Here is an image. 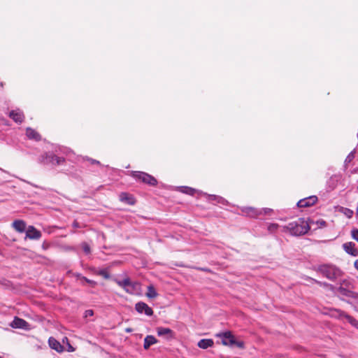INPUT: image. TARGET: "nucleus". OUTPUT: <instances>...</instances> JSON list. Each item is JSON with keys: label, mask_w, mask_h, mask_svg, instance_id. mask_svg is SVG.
I'll use <instances>...</instances> for the list:
<instances>
[{"label": "nucleus", "mask_w": 358, "mask_h": 358, "mask_svg": "<svg viewBox=\"0 0 358 358\" xmlns=\"http://www.w3.org/2000/svg\"><path fill=\"white\" fill-rule=\"evenodd\" d=\"M293 236H301L310 229L309 223L304 218H299L283 227Z\"/></svg>", "instance_id": "obj_1"}, {"label": "nucleus", "mask_w": 358, "mask_h": 358, "mask_svg": "<svg viewBox=\"0 0 358 358\" xmlns=\"http://www.w3.org/2000/svg\"><path fill=\"white\" fill-rule=\"evenodd\" d=\"M317 271L331 281H335L343 273L340 268L331 264L320 265Z\"/></svg>", "instance_id": "obj_2"}, {"label": "nucleus", "mask_w": 358, "mask_h": 358, "mask_svg": "<svg viewBox=\"0 0 358 358\" xmlns=\"http://www.w3.org/2000/svg\"><path fill=\"white\" fill-rule=\"evenodd\" d=\"M216 336L221 338V342L224 345L234 346L236 345L239 348H243L244 343L243 342H236L234 336L230 331H224L216 334Z\"/></svg>", "instance_id": "obj_3"}, {"label": "nucleus", "mask_w": 358, "mask_h": 358, "mask_svg": "<svg viewBox=\"0 0 358 358\" xmlns=\"http://www.w3.org/2000/svg\"><path fill=\"white\" fill-rule=\"evenodd\" d=\"M131 176L135 179L151 186H155L157 184V180L152 176L145 172L132 171Z\"/></svg>", "instance_id": "obj_4"}, {"label": "nucleus", "mask_w": 358, "mask_h": 358, "mask_svg": "<svg viewBox=\"0 0 358 358\" xmlns=\"http://www.w3.org/2000/svg\"><path fill=\"white\" fill-rule=\"evenodd\" d=\"M41 162L44 164L59 165L64 162V158L58 157L54 153L48 152L41 156Z\"/></svg>", "instance_id": "obj_5"}, {"label": "nucleus", "mask_w": 358, "mask_h": 358, "mask_svg": "<svg viewBox=\"0 0 358 358\" xmlns=\"http://www.w3.org/2000/svg\"><path fill=\"white\" fill-rule=\"evenodd\" d=\"M272 211L273 210L268 208L257 209L252 207H248V217H257L260 215H267L271 213Z\"/></svg>", "instance_id": "obj_6"}, {"label": "nucleus", "mask_w": 358, "mask_h": 358, "mask_svg": "<svg viewBox=\"0 0 358 358\" xmlns=\"http://www.w3.org/2000/svg\"><path fill=\"white\" fill-rule=\"evenodd\" d=\"M135 309L140 314L145 313L147 316H152L153 315L152 309L142 301L136 303Z\"/></svg>", "instance_id": "obj_7"}, {"label": "nucleus", "mask_w": 358, "mask_h": 358, "mask_svg": "<svg viewBox=\"0 0 358 358\" xmlns=\"http://www.w3.org/2000/svg\"><path fill=\"white\" fill-rule=\"evenodd\" d=\"M317 201L316 196H310L299 200L297 202V206L299 208H306L313 206Z\"/></svg>", "instance_id": "obj_8"}, {"label": "nucleus", "mask_w": 358, "mask_h": 358, "mask_svg": "<svg viewBox=\"0 0 358 358\" xmlns=\"http://www.w3.org/2000/svg\"><path fill=\"white\" fill-rule=\"evenodd\" d=\"M41 237V232L33 226H29L26 230V238L38 240Z\"/></svg>", "instance_id": "obj_9"}, {"label": "nucleus", "mask_w": 358, "mask_h": 358, "mask_svg": "<svg viewBox=\"0 0 358 358\" xmlns=\"http://www.w3.org/2000/svg\"><path fill=\"white\" fill-rule=\"evenodd\" d=\"M157 332L159 336L164 337L167 340H170L174 338V333L169 328L157 327Z\"/></svg>", "instance_id": "obj_10"}, {"label": "nucleus", "mask_w": 358, "mask_h": 358, "mask_svg": "<svg viewBox=\"0 0 358 358\" xmlns=\"http://www.w3.org/2000/svg\"><path fill=\"white\" fill-rule=\"evenodd\" d=\"M336 313V317L341 319L345 318L351 325L358 329V321L356 319L341 310H337Z\"/></svg>", "instance_id": "obj_11"}, {"label": "nucleus", "mask_w": 358, "mask_h": 358, "mask_svg": "<svg viewBox=\"0 0 358 358\" xmlns=\"http://www.w3.org/2000/svg\"><path fill=\"white\" fill-rule=\"evenodd\" d=\"M345 252L353 257L358 256V250L355 248V244L353 242H347L343 245Z\"/></svg>", "instance_id": "obj_12"}, {"label": "nucleus", "mask_w": 358, "mask_h": 358, "mask_svg": "<svg viewBox=\"0 0 358 358\" xmlns=\"http://www.w3.org/2000/svg\"><path fill=\"white\" fill-rule=\"evenodd\" d=\"M48 344L50 348L55 350L57 352L61 353L64 351V347L53 337L49 338Z\"/></svg>", "instance_id": "obj_13"}, {"label": "nucleus", "mask_w": 358, "mask_h": 358, "mask_svg": "<svg viewBox=\"0 0 358 358\" xmlns=\"http://www.w3.org/2000/svg\"><path fill=\"white\" fill-rule=\"evenodd\" d=\"M9 117L17 123H22L24 118L23 113L19 109L10 111Z\"/></svg>", "instance_id": "obj_14"}, {"label": "nucleus", "mask_w": 358, "mask_h": 358, "mask_svg": "<svg viewBox=\"0 0 358 358\" xmlns=\"http://www.w3.org/2000/svg\"><path fill=\"white\" fill-rule=\"evenodd\" d=\"M28 323L23 319L15 317L10 324L13 328L26 329Z\"/></svg>", "instance_id": "obj_15"}, {"label": "nucleus", "mask_w": 358, "mask_h": 358, "mask_svg": "<svg viewBox=\"0 0 358 358\" xmlns=\"http://www.w3.org/2000/svg\"><path fill=\"white\" fill-rule=\"evenodd\" d=\"M26 135L28 138L38 141L41 139L40 134L34 129L28 127L26 129Z\"/></svg>", "instance_id": "obj_16"}, {"label": "nucleus", "mask_w": 358, "mask_h": 358, "mask_svg": "<svg viewBox=\"0 0 358 358\" xmlns=\"http://www.w3.org/2000/svg\"><path fill=\"white\" fill-rule=\"evenodd\" d=\"M13 228L18 232L22 233L26 230V223L21 220H15L13 222Z\"/></svg>", "instance_id": "obj_17"}, {"label": "nucleus", "mask_w": 358, "mask_h": 358, "mask_svg": "<svg viewBox=\"0 0 358 358\" xmlns=\"http://www.w3.org/2000/svg\"><path fill=\"white\" fill-rule=\"evenodd\" d=\"M139 289L140 285L138 283L131 282V283L125 289V291L131 294H138Z\"/></svg>", "instance_id": "obj_18"}, {"label": "nucleus", "mask_w": 358, "mask_h": 358, "mask_svg": "<svg viewBox=\"0 0 358 358\" xmlns=\"http://www.w3.org/2000/svg\"><path fill=\"white\" fill-rule=\"evenodd\" d=\"M120 199L121 201L125 202L129 205H134L135 203L134 198L130 194L122 192L120 195Z\"/></svg>", "instance_id": "obj_19"}, {"label": "nucleus", "mask_w": 358, "mask_h": 358, "mask_svg": "<svg viewBox=\"0 0 358 358\" xmlns=\"http://www.w3.org/2000/svg\"><path fill=\"white\" fill-rule=\"evenodd\" d=\"M157 343V340L151 335L147 336L144 339L143 348L148 350L152 345Z\"/></svg>", "instance_id": "obj_20"}, {"label": "nucleus", "mask_w": 358, "mask_h": 358, "mask_svg": "<svg viewBox=\"0 0 358 358\" xmlns=\"http://www.w3.org/2000/svg\"><path fill=\"white\" fill-rule=\"evenodd\" d=\"M214 342L212 339H201L198 342V347L201 349H207L208 348L212 347Z\"/></svg>", "instance_id": "obj_21"}, {"label": "nucleus", "mask_w": 358, "mask_h": 358, "mask_svg": "<svg viewBox=\"0 0 358 358\" xmlns=\"http://www.w3.org/2000/svg\"><path fill=\"white\" fill-rule=\"evenodd\" d=\"M146 296L150 299H154L157 297V293L152 285H149L148 287V292L146 293Z\"/></svg>", "instance_id": "obj_22"}, {"label": "nucleus", "mask_w": 358, "mask_h": 358, "mask_svg": "<svg viewBox=\"0 0 358 358\" xmlns=\"http://www.w3.org/2000/svg\"><path fill=\"white\" fill-rule=\"evenodd\" d=\"M179 189L181 192L189 195H194V194L196 192L195 189L186 186L180 187Z\"/></svg>", "instance_id": "obj_23"}, {"label": "nucleus", "mask_w": 358, "mask_h": 358, "mask_svg": "<svg viewBox=\"0 0 358 358\" xmlns=\"http://www.w3.org/2000/svg\"><path fill=\"white\" fill-rule=\"evenodd\" d=\"M280 226L275 223L269 224L267 227V230L270 234H274L277 231Z\"/></svg>", "instance_id": "obj_24"}, {"label": "nucleus", "mask_w": 358, "mask_h": 358, "mask_svg": "<svg viewBox=\"0 0 358 358\" xmlns=\"http://www.w3.org/2000/svg\"><path fill=\"white\" fill-rule=\"evenodd\" d=\"M76 277L78 278H80V280L86 282L87 283H88L92 287H94L96 285V282L95 281L90 280V279L87 278L86 277L81 276L80 274H77Z\"/></svg>", "instance_id": "obj_25"}, {"label": "nucleus", "mask_w": 358, "mask_h": 358, "mask_svg": "<svg viewBox=\"0 0 358 358\" xmlns=\"http://www.w3.org/2000/svg\"><path fill=\"white\" fill-rule=\"evenodd\" d=\"M131 282V281H130L129 278H126L124 279L123 280L118 281L117 284L125 290V289L128 287Z\"/></svg>", "instance_id": "obj_26"}, {"label": "nucleus", "mask_w": 358, "mask_h": 358, "mask_svg": "<svg viewBox=\"0 0 358 358\" xmlns=\"http://www.w3.org/2000/svg\"><path fill=\"white\" fill-rule=\"evenodd\" d=\"M354 158H355V152H354V151H352L346 157V158L345 159V164H348L350 163L353 160Z\"/></svg>", "instance_id": "obj_27"}, {"label": "nucleus", "mask_w": 358, "mask_h": 358, "mask_svg": "<svg viewBox=\"0 0 358 358\" xmlns=\"http://www.w3.org/2000/svg\"><path fill=\"white\" fill-rule=\"evenodd\" d=\"M215 202L222 205H227L228 203V201L225 199L220 196H218Z\"/></svg>", "instance_id": "obj_28"}, {"label": "nucleus", "mask_w": 358, "mask_h": 358, "mask_svg": "<svg viewBox=\"0 0 358 358\" xmlns=\"http://www.w3.org/2000/svg\"><path fill=\"white\" fill-rule=\"evenodd\" d=\"M351 236L353 239L358 242V229H353L351 231Z\"/></svg>", "instance_id": "obj_29"}, {"label": "nucleus", "mask_w": 358, "mask_h": 358, "mask_svg": "<svg viewBox=\"0 0 358 358\" xmlns=\"http://www.w3.org/2000/svg\"><path fill=\"white\" fill-rule=\"evenodd\" d=\"M82 248H83V251L85 252V253L89 254L90 252V248L87 243H83Z\"/></svg>", "instance_id": "obj_30"}, {"label": "nucleus", "mask_w": 358, "mask_h": 358, "mask_svg": "<svg viewBox=\"0 0 358 358\" xmlns=\"http://www.w3.org/2000/svg\"><path fill=\"white\" fill-rule=\"evenodd\" d=\"M206 195L207 196L208 201H216L217 198L218 197V196L214 194H206Z\"/></svg>", "instance_id": "obj_31"}, {"label": "nucleus", "mask_w": 358, "mask_h": 358, "mask_svg": "<svg viewBox=\"0 0 358 358\" xmlns=\"http://www.w3.org/2000/svg\"><path fill=\"white\" fill-rule=\"evenodd\" d=\"M353 211L349 208H345L344 214L346 215L347 217L351 218L353 215Z\"/></svg>", "instance_id": "obj_32"}, {"label": "nucleus", "mask_w": 358, "mask_h": 358, "mask_svg": "<svg viewBox=\"0 0 358 358\" xmlns=\"http://www.w3.org/2000/svg\"><path fill=\"white\" fill-rule=\"evenodd\" d=\"M99 274L101 276H103L104 278L107 279L110 277L108 271L106 270H101L99 272Z\"/></svg>", "instance_id": "obj_33"}, {"label": "nucleus", "mask_w": 358, "mask_h": 358, "mask_svg": "<svg viewBox=\"0 0 358 358\" xmlns=\"http://www.w3.org/2000/svg\"><path fill=\"white\" fill-rule=\"evenodd\" d=\"M94 315V311L92 310H87L85 312V317H91Z\"/></svg>", "instance_id": "obj_34"}, {"label": "nucleus", "mask_w": 358, "mask_h": 358, "mask_svg": "<svg viewBox=\"0 0 358 358\" xmlns=\"http://www.w3.org/2000/svg\"><path fill=\"white\" fill-rule=\"evenodd\" d=\"M66 344L68 345V352H73L75 350V348L69 342Z\"/></svg>", "instance_id": "obj_35"}, {"label": "nucleus", "mask_w": 358, "mask_h": 358, "mask_svg": "<svg viewBox=\"0 0 358 358\" xmlns=\"http://www.w3.org/2000/svg\"><path fill=\"white\" fill-rule=\"evenodd\" d=\"M87 160H89L92 164H100V162L96 159H87Z\"/></svg>", "instance_id": "obj_36"}, {"label": "nucleus", "mask_w": 358, "mask_h": 358, "mask_svg": "<svg viewBox=\"0 0 358 358\" xmlns=\"http://www.w3.org/2000/svg\"><path fill=\"white\" fill-rule=\"evenodd\" d=\"M317 223L320 225V227H324L326 225V222L322 220L318 221Z\"/></svg>", "instance_id": "obj_37"}, {"label": "nucleus", "mask_w": 358, "mask_h": 358, "mask_svg": "<svg viewBox=\"0 0 358 358\" xmlns=\"http://www.w3.org/2000/svg\"><path fill=\"white\" fill-rule=\"evenodd\" d=\"M355 268L358 271V259L355 260L354 263Z\"/></svg>", "instance_id": "obj_38"}, {"label": "nucleus", "mask_w": 358, "mask_h": 358, "mask_svg": "<svg viewBox=\"0 0 358 358\" xmlns=\"http://www.w3.org/2000/svg\"><path fill=\"white\" fill-rule=\"evenodd\" d=\"M315 282H316L317 284L320 285H323L324 286H328V285H329L328 283H326V282L322 283V282H319V281H317V280H315Z\"/></svg>", "instance_id": "obj_39"}, {"label": "nucleus", "mask_w": 358, "mask_h": 358, "mask_svg": "<svg viewBox=\"0 0 358 358\" xmlns=\"http://www.w3.org/2000/svg\"><path fill=\"white\" fill-rule=\"evenodd\" d=\"M340 291L342 294H345V292H347V290L343 287H340Z\"/></svg>", "instance_id": "obj_40"}, {"label": "nucleus", "mask_w": 358, "mask_h": 358, "mask_svg": "<svg viewBox=\"0 0 358 358\" xmlns=\"http://www.w3.org/2000/svg\"><path fill=\"white\" fill-rule=\"evenodd\" d=\"M73 227H76V228L78 227V223L76 221H75L73 223Z\"/></svg>", "instance_id": "obj_41"}, {"label": "nucleus", "mask_w": 358, "mask_h": 358, "mask_svg": "<svg viewBox=\"0 0 358 358\" xmlns=\"http://www.w3.org/2000/svg\"><path fill=\"white\" fill-rule=\"evenodd\" d=\"M63 343H67L69 342V340L66 337L64 338L63 340H62Z\"/></svg>", "instance_id": "obj_42"}, {"label": "nucleus", "mask_w": 358, "mask_h": 358, "mask_svg": "<svg viewBox=\"0 0 358 358\" xmlns=\"http://www.w3.org/2000/svg\"><path fill=\"white\" fill-rule=\"evenodd\" d=\"M126 331H127V332H131V329H129V328H128V329H126Z\"/></svg>", "instance_id": "obj_43"}, {"label": "nucleus", "mask_w": 358, "mask_h": 358, "mask_svg": "<svg viewBox=\"0 0 358 358\" xmlns=\"http://www.w3.org/2000/svg\"><path fill=\"white\" fill-rule=\"evenodd\" d=\"M356 214H357V216L358 217V206H357V208Z\"/></svg>", "instance_id": "obj_44"}, {"label": "nucleus", "mask_w": 358, "mask_h": 358, "mask_svg": "<svg viewBox=\"0 0 358 358\" xmlns=\"http://www.w3.org/2000/svg\"><path fill=\"white\" fill-rule=\"evenodd\" d=\"M357 190H358V185H357Z\"/></svg>", "instance_id": "obj_45"}, {"label": "nucleus", "mask_w": 358, "mask_h": 358, "mask_svg": "<svg viewBox=\"0 0 358 358\" xmlns=\"http://www.w3.org/2000/svg\"><path fill=\"white\" fill-rule=\"evenodd\" d=\"M0 358H2L1 357H0Z\"/></svg>", "instance_id": "obj_46"}]
</instances>
